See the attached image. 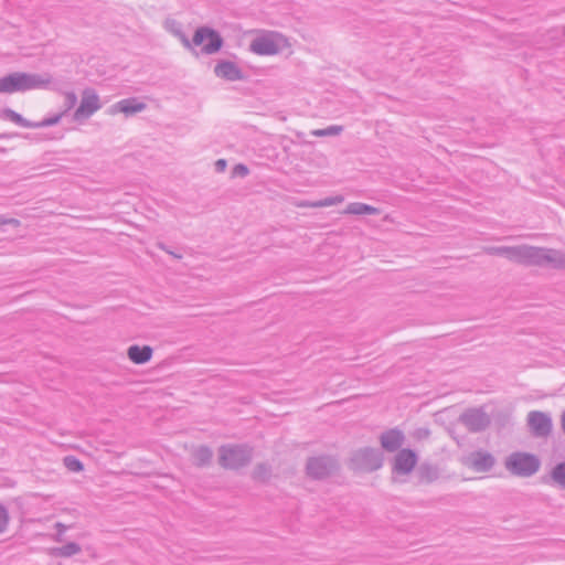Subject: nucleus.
Wrapping results in <instances>:
<instances>
[{
	"label": "nucleus",
	"mask_w": 565,
	"mask_h": 565,
	"mask_svg": "<svg viewBox=\"0 0 565 565\" xmlns=\"http://www.w3.org/2000/svg\"><path fill=\"white\" fill-rule=\"evenodd\" d=\"M487 253L505 257L510 262L523 266H550L553 269L565 270V252L555 248L523 244L518 246H492L487 248Z\"/></svg>",
	"instance_id": "f257e3e1"
},
{
	"label": "nucleus",
	"mask_w": 565,
	"mask_h": 565,
	"mask_svg": "<svg viewBox=\"0 0 565 565\" xmlns=\"http://www.w3.org/2000/svg\"><path fill=\"white\" fill-rule=\"evenodd\" d=\"M166 28L177 36L185 49L194 55H212L217 53L224 45V40L218 31L210 26H199L192 40H190L182 30V24L173 19L166 21Z\"/></svg>",
	"instance_id": "f03ea898"
},
{
	"label": "nucleus",
	"mask_w": 565,
	"mask_h": 565,
	"mask_svg": "<svg viewBox=\"0 0 565 565\" xmlns=\"http://www.w3.org/2000/svg\"><path fill=\"white\" fill-rule=\"evenodd\" d=\"M32 89H55L51 74L14 72L0 78V94Z\"/></svg>",
	"instance_id": "7ed1b4c3"
},
{
	"label": "nucleus",
	"mask_w": 565,
	"mask_h": 565,
	"mask_svg": "<svg viewBox=\"0 0 565 565\" xmlns=\"http://www.w3.org/2000/svg\"><path fill=\"white\" fill-rule=\"evenodd\" d=\"M253 447L247 444H227L218 448V465L226 470H239L253 459Z\"/></svg>",
	"instance_id": "20e7f679"
},
{
	"label": "nucleus",
	"mask_w": 565,
	"mask_h": 565,
	"mask_svg": "<svg viewBox=\"0 0 565 565\" xmlns=\"http://www.w3.org/2000/svg\"><path fill=\"white\" fill-rule=\"evenodd\" d=\"M384 454L381 449L365 446L351 452L348 468L354 472H374L382 468Z\"/></svg>",
	"instance_id": "39448f33"
},
{
	"label": "nucleus",
	"mask_w": 565,
	"mask_h": 565,
	"mask_svg": "<svg viewBox=\"0 0 565 565\" xmlns=\"http://www.w3.org/2000/svg\"><path fill=\"white\" fill-rule=\"evenodd\" d=\"M504 467L512 476L529 478L540 470L541 460L532 452L514 451L505 458Z\"/></svg>",
	"instance_id": "423d86ee"
},
{
	"label": "nucleus",
	"mask_w": 565,
	"mask_h": 565,
	"mask_svg": "<svg viewBox=\"0 0 565 565\" xmlns=\"http://www.w3.org/2000/svg\"><path fill=\"white\" fill-rule=\"evenodd\" d=\"M339 470L338 459L328 455L309 457L306 462V473L312 480H324Z\"/></svg>",
	"instance_id": "0eeeda50"
},
{
	"label": "nucleus",
	"mask_w": 565,
	"mask_h": 565,
	"mask_svg": "<svg viewBox=\"0 0 565 565\" xmlns=\"http://www.w3.org/2000/svg\"><path fill=\"white\" fill-rule=\"evenodd\" d=\"M458 422L470 433H481L490 426L491 418L483 407H469L460 414Z\"/></svg>",
	"instance_id": "6e6552de"
},
{
	"label": "nucleus",
	"mask_w": 565,
	"mask_h": 565,
	"mask_svg": "<svg viewBox=\"0 0 565 565\" xmlns=\"http://www.w3.org/2000/svg\"><path fill=\"white\" fill-rule=\"evenodd\" d=\"M282 36L276 32L256 36L249 44V50L258 55H275L280 52L279 41Z\"/></svg>",
	"instance_id": "1a4fd4ad"
},
{
	"label": "nucleus",
	"mask_w": 565,
	"mask_h": 565,
	"mask_svg": "<svg viewBox=\"0 0 565 565\" xmlns=\"http://www.w3.org/2000/svg\"><path fill=\"white\" fill-rule=\"evenodd\" d=\"M418 463V455L411 448H402L394 456L392 472L397 476H408Z\"/></svg>",
	"instance_id": "9d476101"
},
{
	"label": "nucleus",
	"mask_w": 565,
	"mask_h": 565,
	"mask_svg": "<svg viewBox=\"0 0 565 565\" xmlns=\"http://www.w3.org/2000/svg\"><path fill=\"white\" fill-rule=\"evenodd\" d=\"M527 426L532 436L543 438L547 437L552 433L553 423L547 413L532 411L527 415Z\"/></svg>",
	"instance_id": "9b49d317"
},
{
	"label": "nucleus",
	"mask_w": 565,
	"mask_h": 565,
	"mask_svg": "<svg viewBox=\"0 0 565 565\" xmlns=\"http://www.w3.org/2000/svg\"><path fill=\"white\" fill-rule=\"evenodd\" d=\"M100 107L102 105L96 92L93 88H86L83 92L81 104L74 113V120L87 119Z\"/></svg>",
	"instance_id": "f8f14e48"
},
{
	"label": "nucleus",
	"mask_w": 565,
	"mask_h": 565,
	"mask_svg": "<svg viewBox=\"0 0 565 565\" xmlns=\"http://www.w3.org/2000/svg\"><path fill=\"white\" fill-rule=\"evenodd\" d=\"M379 440L382 451L385 450L387 452H395L402 449V446L405 441V435L397 427L390 428L380 435Z\"/></svg>",
	"instance_id": "ddd939ff"
},
{
	"label": "nucleus",
	"mask_w": 565,
	"mask_h": 565,
	"mask_svg": "<svg viewBox=\"0 0 565 565\" xmlns=\"http://www.w3.org/2000/svg\"><path fill=\"white\" fill-rule=\"evenodd\" d=\"M214 74L225 81L235 82L245 79V74L236 63L221 60L214 66Z\"/></svg>",
	"instance_id": "4468645a"
},
{
	"label": "nucleus",
	"mask_w": 565,
	"mask_h": 565,
	"mask_svg": "<svg viewBox=\"0 0 565 565\" xmlns=\"http://www.w3.org/2000/svg\"><path fill=\"white\" fill-rule=\"evenodd\" d=\"M495 463V458L492 454L483 450L473 451L469 457V466L478 472L490 471Z\"/></svg>",
	"instance_id": "2eb2a0df"
},
{
	"label": "nucleus",
	"mask_w": 565,
	"mask_h": 565,
	"mask_svg": "<svg viewBox=\"0 0 565 565\" xmlns=\"http://www.w3.org/2000/svg\"><path fill=\"white\" fill-rule=\"evenodd\" d=\"M147 105L143 102H140L136 97H129L126 99H121L120 102L114 104L110 107V113H122L126 116L135 115L137 113H140L145 110Z\"/></svg>",
	"instance_id": "dca6fc26"
},
{
	"label": "nucleus",
	"mask_w": 565,
	"mask_h": 565,
	"mask_svg": "<svg viewBox=\"0 0 565 565\" xmlns=\"http://www.w3.org/2000/svg\"><path fill=\"white\" fill-rule=\"evenodd\" d=\"M153 355V348L150 345L132 344L127 349V358L137 365L148 363Z\"/></svg>",
	"instance_id": "f3484780"
},
{
	"label": "nucleus",
	"mask_w": 565,
	"mask_h": 565,
	"mask_svg": "<svg viewBox=\"0 0 565 565\" xmlns=\"http://www.w3.org/2000/svg\"><path fill=\"white\" fill-rule=\"evenodd\" d=\"M419 483H433L440 477V469L437 465L428 461L422 462L416 470Z\"/></svg>",
	"instance_id": "a211bd4d"
},
{
	"label": "nucleus",
	"mask_w": 565,
	"mask_h": 565,
	"mask_svg": "<svg viewBox=\"0 0 565 565\" xmlns=\"http://www.w3.org/2000/svg\"><path fill=\"white\" fill-rule=\"evenodd\" d=\"M213 459V451L207 445H200L192 449L191 460L196 468H205L211 466Z\"/></svg>",
	"instance_id": "6ab92c4d"
},
{
	"label": "nucleus",
	"mask_w": 565,
	"mask_h": 565,
	"mask_svg": "<svg viewBox=\"0 0 565 565\" xmlns=\"http://www.w3.org/2000/svg\"><path fill=\"white\" fill-rule=\"evenodd\" d=\"M542 482L550 483L553 482L557 484L561 489L565 490V460L557 462L548 476L542 477Z\"/></svg>",
	"instance_id": "aec40b11"
},
{
	"label": "nucleus",
	"mask_w": 565,
	"mask_h": 565,
	"mask_svg": "<svg viewBox=\"0 0 565 565\" xmlns=\"http://www.w3.org/2000/svg\"><path fill=\"white\" fill-rule=\"evenodd\" d=\"M344 213L353 215H379L381 211L380 209L365 203L352 202L347 206Z\"/></svg>",
	"instance_id": "412c9836"
},
{
	"label": "nucleus",
	"mask_w": 565,
	"mask_h": 565,
	"mask_svg": "<svg viewBox=\"0 0 565 565\" xmlns=\"http://www.w3.org/2000/svg\"><path fill=\"white\" fill-rule=\"evenodd\" d=\"M82 547L76 542H67L66 544L57 547L50 548V555L53 557H71L78 554Z\"/></svg>",
	"instance_id": "4be33fe9"
},
{
	"label": "nucleus",
	"mask_w": 565,
	"mask_h": 565,
	"mask_svg": "<svg viewBox=\"0 0 565 565\" xmlns=\"http://www.w3.org/2000/svg\"><path fill=\"white\" fill-rule=\"evenodd\" d=\"M273 469L267 462H259L255 466L252 472L253 480L262 483H267L271 477Z\"/></svg>",
	"instance_id": "5701e85b"
},
{
	"label": "nucleus",
	"mask_w": 565,
	"mask_h": 565,
	"mask_svg": "<svg viewBox=\"0 0 565 565\" xmlns=\"http://www.w3.org/2000/svg\"><path fill=\"white\" fill-rule=\"evenodd\" d=\"M1 116L4 119L11 120L21 127L32 128L33 121L25 119L22 115H20L11 108H4L1 113Z\"/></svg>",
	"instance_id": "b1692460"
},
{
	"label": "nucleus",
	"mask_w": 565,
	"mask_h": 565,
	"mask_svg": "<svg viewBox=\"0 0 565 565\" xmlns=\"http://www.w3.org/2000/svg\"><path fill=\"white\" fill-rule=\"evenodd\" d=\"M63 463L67 470L72 472H81L84 470V463L75 456L67 455L63 458Z\"/></svg>",
	"instance_id": "393cba45"
},
{
	"label": "nucleus",
	"mask_w": 565,
	"mask_h": 565,
	"mask_svg": "<svg viewBox=\"0 0 565 565\" xmlns=\"http://www.w3.org/2000/svg\"><path fill=\"white\" fill-rule=\"evenodd\" d=\"M343 130L342 126L332 125L323 129H316L311 131V135L316 137H329V136H337L341 134Z\"/></svg>",
	"instance_id": "a878e982"
},
{
	"label": "nucleus",
	"mask_w": 565,
	"mask_h": 565,
	"mask_svg": "<svg viewBox=\"0 0 565 565\" xmlns=\"http://www.w3.org/2000/svg\"><path fill=\"white\" fill-rule=\"evenodd\" d=\"M63 114H57L49 118H44L41 121H33L32 128H43V127H50L57 125L60 120L62 119Z\"/></svg>",
	"instance_id": "bb28decb"
},
{
	"label": "nucleus",
	"mask_w": 565,
	"mask_h": 565,
	"mask_svg": "<svg viewBox=\"0 0 565 565\" xmlns=\"http://www.w3.org/2000/svg\"><path fill=\"white\" fill-rule=\"evenodd\" d=\"M342 201H343V196H341V195L328 196L323 200H320L318 202L310 204V206H313V207L331 206V205L339 204Z\"/></svg>",
	"instance_id": "cd10ccee"
},
{
	"label": "nucleus",
	"mask_w": 565,
	"mask_h": 565,
	"mask_svg": "<svg viewBox=\"0 0 565 565\" xmlns=\"http://www.w3.org/2000/svg\"><path fill=\"white\" fill-rule=\"evenodd\" d=\"M9 523V512L8 509L0 503V533H3L7 530Z\"/></svg>",
	"instance_id": "c85d7f7f"
},
{
	"label": "nucleus",
	"mask_w": 565,
	"mask_h": 565,
	"mask_svg": "<svg viewBox=\"0 0 565 565\" xmlns=\"http://www.w3.org/2000/svg\"><path fill=\"white\" fill-rule=\"evenodd\" d=\"M249 173V169L246 164L244 163H237L234 166L233 170H232V174L233 177H241V178H245L247 177Z\"/></svg>",
	"instance_id": "c756f323"
},
{
	"label": "nucleus",
	"mask_w": 565,
	"mask_h": 565,
	"mask_svg": "<svg viewBox=\"0 0 565 565\" xmlns=\"http://www.w3.org/2000/svg\"><path fill=\"white\" fill-rule=\"evenodd\" d=\"M413 436L417 440L427 439L430 436V430L428 428L420 427L414 431Z\"/></svg>",
	"instance_id": "7c9ffc66"
},
{
	"label": "nucleus",
	"mask_w": 565,
	"mask_h": 565,
	"mask_svg": "<svg viewBox=\"0 0 565 565\" xmlns=\"http://www.w3.org/2000/svg\"><path fill=\"white\" fill-rule=\"evenodd\" d=\"M21 222L18 218L7 217L6 215H0V226L2 225H12L14 227H19Z\"/></svg>",
	"instance_id": "2f4dec72"
},
{
	"label": "nucleus",
	"mask_w": 565,
	"mask_h": 565,
	"mask_svg": "<svg viewBox=\"0 0 565 565\" xmlns=\"http://www.w3.org/2000/svg\"><path fill=\"white\" fill-rule=\"evenodd\" d=\"M76 102H77V97H76L75 93H73V92L66 93V95H65L66 110L73 108L75 106Z\"/></svg>",
	"instance_id": "473e14b6"
},
{
	"label": "nucleus",
	"mask_w": 565,
	"mask_h": 565,
	"mask_svg": "<svg viewBox=\"0 0 565 565\" xmlns=\"http://www.w3.org/2000/svg\"><path fill=\"white\" fill-rule=\"evenodd\" d=\"M226 167H227V161L225 159H217L214 163V169L218 173L224 172Z\"/></svg>",
	"instance_id": "72a5a7b5"
},
{
	"label": "nucleus",
	"mask_w": 565,
	"mask_h": 565,
	"mask_svg": "<svg viewBox=\"0 0 565 565\" xmlns=\"http://www.w3.org/2000/svg\"><path fill=\"white\" fill-rule=\"evenodd\" d=\"M54 527H55V530H56V533H63V534H64V533H65V531L68 529V526H67V525H65V524H63V523H61V522H56V523L54 524Z\"/></svg>",
	"instance_id": "f704fd0d"
},
{
	"label": "nucleus",
	"mask_w": 565,
	"mask_h": 565,
	"mask_svg": "<svg viewBox=\"0 0 565 565\" xmlns=\"http://www.w3.org/2000/svg\"><path fill=\"white\" fill-rule=\"evenodd\" d=\"M157 246H158V248H160L161 250H164L166 253H171V249H169V247L162 242L157 243Z\"/></svg>",
	"instance_id": "c9c22d12"
},
{
	"label": "nucleus",
	"mask_w": 565,
	"mask_h": 565,
	"mask_svg": "<svg viewBox=\"0 0 565 565\" xmlns=\"http://www.w3.org/2000/svg\"><path fill=\"white\" fill-rule=\"evenodd\" d=\"M561 427L565 434V411L562 413V416H561Z\"/></svg>",
	"instance_id": "e433bc0d"
},
{
	"label": "nucleus",
	"mask_w": 565,
	"mask_h": 565,
	"mask_svg": "<svg viewBox=\"0 0 565 565\" xmlns=\"http://www.w3.org/2000/svg\"><path fill=\"white\" fill-rule=\"evenodd\" d=\"M64 534L63 533H55L54 541L56 542H63L64 541Z\"/></svg>",
	"instance_id": "4c0bfd02"
},
{
	"label": "nucleus",
	"mask_w": 565,
	"mask_h": 565,
	"mask_svg": "<svg viewBox=\"0 0 565 565\" xmlns=\"http://www.w3.org/2000/svg\"><path fill=\"white\" fill-rule=\"evenodd\" d=\"M18 134H1L0 135V139H7V138H11L13 136H17Z\"/></svg>",
	"instance_id": "58836bf2"
},
{
	"label": "nucleus",
	"mask_w": 565,
	"mask_h": 565,
	"mask_svg": "<svg viewBox=\"0 0 565 565\" xmlns=\"http://www.w3.org/2000/svg\"><path fill=\"white\" fill-rule=\"evenodd\" d=\"M169 255H171L172 257L177 258V259H181L182 258V255L181 254H178L175 252H172L171 253H168Z\"/></svg>",
	"instance_id": "ea45409f"
},
{
	"label": "nucleus",
	"mask_w": 565,
	"mask_h": 565,
	"mask_svg": "<svg viewBox=\"0 0 565 565\" xmlns=\"http://www.w3.org/2000/svg\"><path fill=\"white\" fill-rule=\"evenodd\" d=\"M563 34H564V36H565V25H564Z\"/></svg>",
	"instance_id": "a19ab883"
}]
</instances>
